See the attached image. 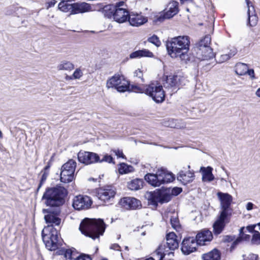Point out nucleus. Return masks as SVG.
I'll use <instances>...</instances> for the list:
<instances>
[{
    "instance_id": "nucleus-1",
    "label": "nucleus",
    "mask_w": 260,
    "mask_h": 260,
    "mask_svg": "<svg viewBox=\"0 0 260 260\" xmlns=\"http://www.w3.org/2000/svg\"><path fill=\"white\" fill-rule=\"evenodd\" d=\"M68 190L61 185L48 187L44 192L42 200L46 206L56 207L54 210H43L46 223L50 224L42 231V239L46 247L51 251L55 250L59 246L57 231L53 227L59 225L61 219L58 216L61 212L60 207L65 203Z\"/></svg>"
},
{
    "instance_id": "nucleus-2",
    "label": "nucleus",
    "mask_w": 260,
    "mask_h": 260,
    "mask_svg": "<svg viewBox=\"0 0 260 260\" xmlns=\"http://www.w3.org/2000/svg\"><path fill=\"white\" fill-rule=\"evenodd\" d=\"M189 46L190 39L186 36L174 37L166 42L169 55L173 58L179 57L182 60L188 58Z\"/></svg>"
},
{
    "instance_id": "nucleus-3",
    "label": "nucleus",
    "mask_w": 260,
    "mask_h": 260,
    "mask_svg": "<svg viewBox=\"0 0 260 260\" xmlns=\"http://www.w3.org/2000/svg\"><path fill=\"white\" fill-rule=\"evenodd\" d=\"M105 228V224L101 219L85 218L81 222L79 230L85 236L94 240L103 234Z\"/></svg>"
},
{
    "instance_id": "nucleus-4",
    "label": "nucleus",
    "mask_w": 260,
    "mask_h": 260,
    "mask_svg": "<svg viewBox=\"0 0 260 260\" xmlns=\"http://www.w3.org/2000/svg\"><path fill=\"white\" fill-rule=\"evenodd\" d=\"M145 180L150 185L158 187L162 184L172 182L175 178L173 174L162 168L158 169L155 174L148 173L144 177Z\"/></svg>"
},
{
    "instance_id": "nucleus-5",
    "label": "nucleus",
    "mask_w": 260,
    "mask_h": 260,
    "mask_svg": "<svg viewBox=\"0 0 260 260\" xmlns=\"http://www.w3.org/2000/svg\"><path fill=\"white\" fill-rule=\"evenodd\" d=\"M145 94L152 98L157 103H161L165 100V94L162 86L157 83L146 85Z\"/></svg>"
},
{
    "instance_id": "nucleus-6",
    "label": "nucleus",
    "mask_w": 260,
    "mask_h": 260,
    "mask_svg": "<svg viewBox=\"0 0 260 260\" xmlns=\"http://www.w3.org/2000/svg\"><path fill=\"white\" fill-rule=\"evenodd\" d=\"M58 255H63L64 257L70 260H85L86 258L92 260L93 257L90 254L81 253L79 254L76 250L74 248L69 249H61L56 252Z\"/></svg>"
},
{
    "instance_id": "nucleus-7",
    "label": "nucleus",
    "mask_w": 260,
    "mask_h": 260,
    "mask_svg": "<svg viewBox=\"0 0 260 260\" xmlns=\"http://www.w3.org/2000/svg\"><path fill=\"white\" fill-rule=\"evenodd\" d=\"M91 204L92 201L89 197L79 195L74 198L72 205L76 210H80L88 209Z\"/></svg>"
},
{
    "instance_id": "nucleus-8",
    "label": "nucleus",
    "mask_w": 260,
    "mask_h": 260,
    "mask_svg": "<svg viewBox=\"0 0 260 260\" xmlns=\"http://www.w3.org/2000/svg\"><path fill=\"white\" fill-rule=\"evenodd\" d=\"M198 245L193 237L184 238L182 242L181 251L184 254L188 255L197 250Z\"/></svg>"
},
{
    "instance_id": "nucleus-9",
    "label": "nucleus",
    "mask_w": 260,
    "mask_h": 260,
    "mask_svg": "<svg viewBox=\"0 0 260 260\" xmlns=\"http://www.w3.org/2000/svg\"><path fill=\"white\" fill-rule=\"evenodd\" d=\"M79 161L85 165L98 162L99 156L98 154L93 152L87 151H80L78 154Z\"/></svg>"
},
{
    "instance_id": "nucleus-10",
    "label": "nucleus",
    "mask_w": 260,
    "mask_h": 260,
    "mask_svg": "<svg viewBox=\"0 0 260 260\" xmlns=\"http://www.w3.org/2000/svg\"><path fill=\"white\" fill-rule=\"evenodd\" d=\"M115 193L116 191L113 187L107 186L99 189L97 196L100 200L106 202L113 199Z\"/></svg>"
},
{
    "instance_id": "nucleus-11",
    "label": "nucleus",
    "mask_w": 260,
    "mask_h": 260,
    "mask_svg": "<svg viewBox=\"0 0 260 260\" xmlns=\"http://www.w3.org/2000/svg\"><path fill=\"white\" fill-rule=\"evenodd\" d=\"M152 256L145 260H155V258L158 260H162L166 255L173 256L174 252L169 251L167 249L165 244H160L157 249L151 253Z\"/></svg>"
},
{
    "instance_id": "nucleus-12",
    "label": "nucleus",
    "mask_w": 260,
    "mask_h": 260,
    "mask_svg": "<svg viewBox=\"0 0 260 260\" xmlns=\"http://www.w3.org/2000/svg\"><path fill=\"white\" fill-rule=\"evenodd\" d=\"M217 196L220 201L222 211L220 213H223L228 215V210L230 208L233 201V197L228 193L218 192Z\"/></svg>"
},
{
    "instance_id": "nucleus-13",
    "label": "nucleus",
    "mask_w": 260,
    "mask_h": 260,
    "mask_svg": "<svg viewBox=\"0 0 260 260\" xmlns=\"http://www.w3.org/2000/svg\"><path fill=\"white\" fill-rule=\"evenodd\" d=\"M179 12V3L175 1H171L168 5L167 11L164 14L163 17L159 16L157 20L161 22L164 19H170Z\"/></svg>"
},
{
    "instance_id": "nucleus-14",
    "label": "nucleus",
    "mask_w": 260,
    "mask_h": 260,
    "mask_svg": "<svg viewBox=\"0 0 260 260\" xmlns=\"http://www.w3.org/2000/svg\"><path fill=\"white\" fill-rule=\"evenodd\" d=\"M197 57L200 60H209L214 57V54L212 49L210 47H207L204 45H200V48L195 50Z\"/></svg>"
},
{
    "instance_id": "nucleus-15",
    "label": "nucleus",
    "mask_w": 260,
    "mask_h": 260,
    "mask_svg": "<svg viewBox=\"0 0 260 260\" xmlns=\"http://www.w3.org/2000/svg\"><path fill=\"white\" fill-rule=\"evenodd\" d=\"M228 222V215H224L223 213H220L217 219L213 225L214 234L218 235L221 233L226 223Z\"/></svg>"
},
{
    "instance_id": "nucleus-16",
    "label": "nucleus",
    "mask_w": 260,
    "mask_h": 260,
    "mask_svg": "<svg viewBox=\"0 0 260 260\" xmlns=\"http://www.w3.org/2000/svg\"><path fill=\"white\" fill-rule=\"evenodd\" d=\"M120 205L126 209H136L141 205V202L134 198L125 197L120 201Z\"/></svg>"
},
{
    "instance_id": "nucleus-17",
    "label": "nucleus",
    "mask_w": 260,
    "mask_h": 260,
    "mask_svg": "<svg viewBox=\"0 0 260 260\" xmlns=\"http://www.w3.org/2000/svg\"><path fill=\"white\" fill-rule=\"evenodd\" d=\"M199 245H203L206 242L211 241L213 239L212 232L209 230L204 229L201 231L195 238Z\"/></svg>"
},
{
    "instance_id": "nucleus-18",
    "label": "nucleus",
    "mask_w": 260,
    "mask_h": 260,
    "mask_svg": "<svg viewBox=\"0 0 260 260\" xmlns=\"http://www.w3.org/2000/svg\"><path fill=\"white\" fill-rule=\"evenodd\" d=\"M114 11V20L115 21L122 23L127 20L129 13L127 8H117Z\"/></svg>"
},
{
    "instance_id": "nucleus-19",
    "label": "nucleus",
    "mask_w": 260,
    "mask_h": 260,
    "mask_svg": "<svg viewBox=\"0 0 260 260\" xmlns=\"http://www.w3.org/2000/svg\"><path fill=\"white\" fill-rule=\"evenodd\" d=\"M91 6L85 2H78L73 3V9L71 14L84 13L91 11Z\"/></svg>"
},
{
    "instance_id": "nucleus-20",
    "label": "nucleus",
    "mask_w": 260,
    "mask_h": 260,
    "mask_svg": "<svg viewBox=\"0 0 260 260\" xmlns=\"http://www.w3.org/2000/svg\"><path fill=\"white\" fill-rule=\"evenodd\" d=\"M166 241V246L167 249L169 250V251H170V250H174L179 246L177 236L173 232L169 233L167 235Z\"/></svg>"
},
{
    "instance_id": "nucleus-21",
    "label": "nucleus",
    "mask_w": 260,
    "mask_h": 260,
    "mask_svg": "<svg viewBox=\"0 0 260 260\" xmlns=\"http://www.w3.org/2000/svg\"><path fill=\"white\" fill-rule=\"evenodd\" d=\"M130 24L133 26H139L147 22L146 18L138 14H130L128 17Z\"/></svg>"
},
{
    "instance_id": "nucleus-22",
    "label": "nucleus",
    "mask_w": 260,
    "mask_h": 260,
    "mask_svg": "<svg viewBox=\"0 0 260 260\" xmlns=\"http://www.w3.org/2000/svg\"><path fill=\"white\" fill-rule=\"evenodd\" d=\"M246 2L248 7L247 14L249 25L251 26H255L258 21V17L255 14L254 7L252 5L250 6L251 2L249 0H246Z\"/></svg>"
},
{
    "instance_id": "nucleus-23",
    "label": "nucleus",
    "mask_w": 260,
    "mask_h": 260,
    "mask_svg": "<svg viewBox=\"0 0 260 260\" xmlns=\"http://www.w3.org/2000/svg\"><path fill=\"white\" fill-rule=\"evenodd\" d=\"M194 173L193 171L188 170L185 172L184 171H180L177 175V179L183 184H186L191 182L194 178Z\"/></svg>"
},
{
    "instance_id": "nucleus-24",
    "label": "nucleus",
    "mask_w": 260,
    "mask_h": 260,
    "mask_svg": "<svg viewBox=\"0 0 260 260\" xmlns=\"http://www.w3.org/2000/svg\"><path fill=\"white\" fill-rule=\"evenodd\" d=\"M213 169L211 167L207 168L202 167L200 169V172L202 174V181L204 182H211L214 179V176L213 175Z\"/></svg>"
},
{
    "instance_id": "nucleus-25",
    "label": "nucleus",
    "mask_w": 260,
    "mask_h": 260,
    "mask_svg": "<svg viewBox=\"0 0 260 260\" xmlns=\"http://www.w3.org/2000/svg\"><path fill=\"white\" fill-rule=\"evenodd\" d=\"M74 172L75 171L61 169L60 173L61 182L68 183L72 181L74 179Z\"/></svg>"
},
{
    "instance_id": "nucleus-26",
    "label": "nucleus",
    "mask_w": 260,
    "mask_h": 260,
    "mask_svg": "<svg viewBox=\"0 0 260 260\" xmlns=\"http://www.w3.org/2000/svg\"><path fill=\"white\" fill-rule=\"evenodd\" d=\"M124 77L119 75H115L107 80L106 86L108 88H113L117 89L118 85L123 79Z\"/></svg>"
},
{
    "instance_id": "nucleus-27",
    "label": "nucleus",
    "mask_w": 260,
    "mask_h": 260,
    "mask_svg": "<svg viewBox=\"0 0 260 260\" xmlns=\"http://www.w3.org/2000/svg\"><path fill=\"white\" fill-rule=\"evenodd\" d=\"M202 258L203 260H219L220 253L217 249H214L211 251L203 254Z\"/></svg>"
},
{
    "instance_id": "nucleus-28",
    "label": "nucleus",
    "mask_w": 260,
    "mask_h": 260,
    "mask_svg": "<svg viewBox=\"0 0 260 260\" xmlns=\"http://www.w3.org/2000/svg\"><path fill=\"white\" fill-rule=\"evenodd\" d=\"M148 203L154 206H157L158 203H159V190L157 191L150 192L148 193Z\"/></svg>"
},
{
    "instance_id": "nucleus-29",
    "label": "nucleus",
    "mask_w": 260,
    "mask_h": 260,
    "mask_svg": "<svg viewBox=\"0 0 260 260\" xmlns=\"http://www.w3.org/2000/svg\"><path fill=\"white\" fill-rule=\"evenodd\" d=\"M143 184L142 179L136 178L127 183V187L132 190H138L142 188Z\"/></svg>"
},
{
    "instance_id": "nucleus-30",
    "label": "nucleus",
    "mask_w": 260,
    "mask_h": 260,
    "mask_svg": "<svg viewBox=\"0 0 260 260\" xmlns=\"http://www.w3.org/2000/svg\"><path fill=\"white\" fill-rule=\"evenodd\" d=\"M248 68V67L247 64L238 62L235 66V72L238 75H244L246 74Z\"/></svg>"
},
{
    "instance_id": "nucleus-31",
    "label": "nucleus",
    "mask_w": 260,
    "mask_h": 260,
    "mask_svg": "<svg viewBox=\"0 0 260 260\" xmlns=\"http://www.w3.org/2000/svg\"><path fill=\"white\" fill-rule=\"evenodd\" d=\"M57 69L59 71L66 70L70 71L74 69V65L70 61H63L57 66Z\"/></svg>"
},
{
    "instance_id": "nucleus-32",
    "label": "nucleus",
    "mask_w": 260,
    "mask_h": 260,
    "mask_svg": "<svg viewBox=\"0 0 260 260\" xmlns=\"http://www.w3.org/2000/svg\"><path fill=\"white\" fill-rule=\"evenodd\" d=\"M178 79L177 75L168 76L166 79V83L164 86L166 88H172L177 87V82Z\"/></svg>"
},
{
    "instance_id": "nucleus-33",
    "label": "nucleus",
    "mask_w": 260,
    "mask_h": 260,
    "mask_svg": "<svg viewBox=\"0 0 260 260\" xmlns=\"http://www.w3.org/2000/svg\"><path fill=\"white\" fill-rule=\"evenodd\" d=\"M69 2H60L58 6V9L64 12H70L71 14L73 9V4H69Z\"/></svg>"
},
{
    "instance_id": "nucleus-34",
    "label": "nucleus",
    "mask_w": 260,
    "mask_h": 260,
    "mask_svg": "<svg viewBox=\"0 0 260 260\" xmlns=\"http://www.w3.org/2000/svg\"><path fill=\"white\" fill-rule=\"evenodd\" d=\"M115 10L113 5H106L103 8V12L105 17L109 18H113L114 19V13Z\"/></svg>"
},
{
    "instance_id": "nucleus-35",
    "label": "nucleus",
    "mask_w": 260,
    "mask_h": 260,
    "mask_svg": "<svg viewBox=\"0 0 260 260\" xmlns=\"http://www.w3.org/2000/svg\"><path fill=\"white\" fill-rule=\"evenodd\" d=\"M129 88L130 86L128 81L123 78L120 83H119V85H118L116 89L119 92H123L129 90Z\"/></svg>"
},
{
    "instance_id": "nucleus-36",
    "label": "nucleus",
    "mask_w": 260,
    "mask_h": 260,
    "mask_svg": "<svg viewBox=\"0 0 260 260\" xmlns=\"http://www.w3.org/2000/svg\"><path fill=\"white\" fill-rule=\"evenodd\" d=\"M159 203L164 204L169 202L172 198L170 193L164 190H159Z\"/></svg>"
},
{
    "instance_id": "nucleus-37",
    "label": "nucleus",
    "mask_w": 260,
    "mask_h": 260,
    "mask_svg": "<svg viewBox=\"0 0 260 260\" xmlns=\"http://www.w3.org/2000/svg\"><path fill=\"white\" fill-rule=\"evenodd\" d=\"M211 38L210 35H206L203 39H201L200 41L196 44V46L194 48L195 50L200 48V45H202L206 47L210 46V44L211 43Z\"/></svg>"
},
{
    "instance_id": "nucleus-38",
    "label": "nucleus",
    "mask_w": 260,
    "mask_h": 260,
    "mask_svg": "<svg viewBox=\"0 0 260 260\" xmlns=\"http://www.w3.org/2000/svg\"><path fill=\"white\" fill-rule=\"evenodd\" d=\"M76 167V162L73 159H70L65 163L61 167V169L67 170L69 171H75Z\"/></svg>"
},
{
    "instance_id": "nucleus-39",
    "label": "nucleus",
    "mask_w": 260,
    "mask_h": 260,
    "mask_svg": "<svg viewBox=\"0 0 260 260\" xmlns=\"http://www.w3.org/2000/svg\"><path fill=\"white\" fill-rule=\"evenodd\" d=\"M134 171V168L132 166L128 165L125 163L120 164L119 168V172L121 174H126L132 172Z\"/></svg>"
},
{
    "instance_id": "nucleus-40",
    "label": "nucleus",
    "mask_w": 260,
    "mask_h": 260,
    "mask_svg": "<svg viewBox=\"0 0 260 260\" xmlns=\"http://www.w3.org/2000/svg\"><path fill=\"white\" fill-rule=\"evenodd\" d=\"M250 238V236L247 234H243V235H242L241 236H239L233 242L231 246V249H234L243 240L245 241L249 240Z\"/></svg>"
},
{
    "instance_id": "nucleus-41",
    "label": "nucleus",
    "mask_w": 260,
    "mask_h": 260,
    "mask_svg": "<svg viewBox=\"0 0 260 260\" xmlns=\"http://www.w3.org/2000/svg\"><path fill=\"white\" fill-rule=\"evenodd\" d=\"M131 89L129 90L132 91L138 92V93H145L146 90V85H132L131 86Z\"/></svg>"
},
{
    "instance_id": "nucleus-42",
    "label": "nucleus",
    "mask_w": 260,
    "mask_h": 260,
    "mask_svg": "<svg viewBox=\"0 0 260 260\" xmlns=\"http://www.w3.org/2000/svg\"><path fill=\"white\" fill-rule=\"evenodd\" d=\"M251 244L252 245H260V233L258 231H254L251 239Z\"/></svg>"
},
{
    "instance_id": "nucleus-43",
    "label": "nucleus",
    "mask_w": 260,
    "mask_h": 260,
    "mask_svg": "<svg viewBox=\"0 0 260 260\" xmlns=\"http://www.w3.org/2000/svg\"><path fill=\"white\" fill-rule=\"evenodd\" d=\"M147 41L154 44L156 47H159L161 45V42L159 40V38L155 35H153L152 36L148 38Z\"/></svg>"
},
{
    "instance_id": "nucleus-44",
    "label": "nucleus",
    "mask_w": 260,
    "mask_h": 260,
    "mask_svg": "<svg viewBox=\"0 0 260 260\" xmlns=\"http://www.w3.org/2000/svg\"><path fill=\"white\" fill-rule=\"evenodd\" d=\"M83 75L82 70L80 68H77L75 70L72 76H70V79H79Z\"/></svg>"
},
{
    "instance_id": "nucleus-45",
    "label": "nucleus",
    "mask_w": 260,
    "mask_h": 260,
    "mask_svg": "<svg viewBox=\"0 0 260 260\" xmlns=\"http://www.w3.org/2000/svg\"><path fill=\"white\" fill-rule=\"evenodd\" d=\"M41 173L42 174V175L40 181V183L37 189V192L39 191V190L41 187L42 185L44 184V183L46 181L49 175V172H44L41 171Z\"/></svg>"
},
{
    "instance_id": "nucleus-46",
    "label": "nucleus",
    "mask_w": 260,
    "mask_h": 260,
    "mask_svg": "<svg viewBox=\"0 0 260 260\" xmlns=\"http://www.w3.org/2000/svg\"><path fill=\"white\" fill-rule=\"evenodd\" d=\"M140 50L141 57H152L153 56V53L147 49H143L142 50Z\"/></svg>"
},
{
    "instance_id": "nucleus-47",
    "label": "nucleus",
    "mask_w": 260,
    "mask_h": 260,
    "mask_svg": "<svg viewBox=\"0 0 260 260\" xmlns=\"http://www.w3.org/2000/svg\"><path fill=\"white\" fill-rule=\"evenodd\" d=\"M107 162L108 163H114L113 161V157L108 154H105L103 158L101 159L99 158V161H98V162Z\"/></svg>"
},
{
    "instance_id": "nucleus-48",
    "label": "nucleus",
    "mask_w": 260,
    "mask_h": 260,
    "mask_svg": "<svg viewBox=\"0 0 260 260\" xmlns=\"http://www.w3.org/2000/svg\"><path fill=\"white\" fill-rule=\"evenodd\" d=\"M177 78L178 79V80H177V87L182 86L183 85H185L186 84V82L187 81V80L186 79V78H184V77H182V76H181L179 75H177Z\"/></svg>"
},
{
    "instance_id": "nucleus-49",
    "label": "nucleus",
    "mask_w": 260,
    "mask_h": 260,
    "mask_svg": "<svg viewBox=\"0 0 260 260\" xmlns=\"http://www.w3.org/2000/svg\"><path fill=\"white\" fill-rule=\"evenodd\" d=\"M170 221L172 226L174 229L177 230V229L180 228L179 220L177 218L172 217L170 219Z\"/></svg>"
},
{
    "instance_id": "nucleus-50",
    "label": "nucleus",
    "mask_w": 260,
    "mask_h": 260,
    "mask_svg": "<svg viewBox=\"0 0 260 260\" xmlns=\"http://www.w3.org/2000/svg\"><path fill=\"white\" fill-rule=\"evenodd\" d=\"M129 57L131 58H140V50H137L135 52H132L129 55Z\"/></svg>"
},
{
    "instance_id": "nucleus-51",
    "label": "nucleus",
    "mask_w": 260,
    "mask_h": 260,
    "mask_svg": "<svg viewBox=\"0 0 260 260\" xmlns=\"http://www.w3.org/2000/svg\"><path fill=\"white\" fill-rule=\"evenodd\" d=\"M126 5L123 1L116 3L115 6H113L114 9L117 8H126Z\"/></svg>"
},
{
    "instance_id": "nucleus-52",
    "label": "nucleus",
    "mask_w": 260,
    "mask_h": 260,
    "mask_svg": "<svg viewBox=\"0 0 260 260\" xmlns=\"http://www.w3.org/2000/svg\"><path fill=\"white\" fill-rule=\"evenodd\" d=\"M182 191V188L180 187H174L172 189L171 193L174 196H177Z\"/></svg>"
},
{
    "instance_id": "nucleus-53",
    "label": "nucleus",
    "mask_w": 260,
    "mask_h": 260,
    "mask_svg": "<svg viewBox=\"0 0 260 260\" xmlns=\"http://www.w3.org/2000/svg\"><path fill=\"white\" fill-rule=\"evenodd\" d=\"M230 58V55L228 54H223L220 56L219 61L220 62H224Z\"/></svg>"
},
{
    "instance_id": "nucleus-54",
    "label": "nucleus",
    "mask_w": 260,
    "mask_h": 260,
    "mask_svg": "<svg viewBox=\"0 0 260 260\" xmlns=\"http://www.w3.org/2000/svg\"><path fill=\"white\" fill-rule=\"evenodd\" d=\"M134 76L136 77H138L139 78H141L142 82L144 81V80L142 78L143 73L140 70H136L134 72Z\"/></svg>"
},
{
    "instance_id": "nucleus-55",
    "label": "nucleus",
    "mask_w": 260,
    "mask_h": 260,
    "mask_svg": "<svg viewBox=\"0 0 260 260\" xmlns=\"http://www.w3.org/2000/svg\"><path fill=\"white\" fill-rule=\"evenodd\" d=\"M258 257V255L254 253H249L247 257L248 260H257Z\"/></svg>"
},
{
    "instance_id": "nucleus-56",
    "label": "nucleus",
    "mask_w": 260,
    "mask_h": 260,
    "mask_svg": "<svg viewBox=\"0 0 260 260\" xmlns=\"http://www.w3.org/2000/svg\"><path fill=\"white\" fill-rule=\"evenodd\" d=\"M246 74H248L252 79L255 78L254 72L253 69H247Z\"/></svg>"
},
{
    "instance_id": "nucleus-57",
    "label": "nucleus",
    "mask_w": 260,
    "mask_h": 260,
    "mask_svg": "<svg viewBox=\"0 0 260 260\" xmlns=\"http://www.w3.org/2000/svg\"><path fill=\"white\" fill-rule=\"evenodd\" d=\"M115 154L118 157H122L123 158L124 155L123 154V152L122 151L119 150H117L114 151Z\"/></svg>"
},
{
    "instance_id": "nucleus-58",
    "label": "nucleus",
    "mask_w": 260,
    "mask_h": 260,
    "mask_svg": "<svg viewBox=\"0 0 260 260\" xmlns=\"http://www.w3.org/2000/svg\"><path fill=\"white\" fill-rule=\"evenodd\" d=\"M255 227V225H250L246 227L247 230L248 232L250 233H253L254 234V232L255 231L254 230V228Z\"/></svg>"
},
{
    "instance_id": "nucleus-59",
    "label": "nucleus",
    "mask_w": 260,
    "mask_h": 260,
    "mask_svg": "<svg viewBox=\"0 0 260 260\" xmlns=\"http://www.w3.org/2000/svg\"><path fill=\"white\" fill-rule=\"evenodd\" d=\"M235 239V237H233V236H226L225 237H224V241L225 242H231L232 241H233Z\"/></svg>"
},
{
    "instance_id": "nucleus-60",
    "label": "nucleus",
    "mask_w": 260,
    "mask_h": 260,
    "mask_svg": "<svg viewBox=\"0 0 260 260\" xmlns=\"http://www.w3.org/2000/svg\"><path fill=\"white\" fill-rule=\"evenodd\" d=\"M110 248L116 250H120V247L118 244H112L110 246Z\"/></svg>"
},
{
    "instance_id": "nucleus-61",
    "label": "nucleus",
    "mask_w": 260,
    "mask_h": 260,
    "mask_svg": "<svg viewBox=\"0 0 260 260\" xmlns=\"http://www.w3.org/2000/svg\"><path fill=\"white\" fill-rule=\"evenodd\" d=\"M237 51L236 49L233 48L230 50V53L228 54L229 55H230V58L234 56L235 54H236Z\"/></svg>"
},
{
    "instance_id": "nucleus-62",
    "label": "nucleus",
    "mask_w": 260,
    "mask_h": 260,
    "mask_svg": "<svg viewBox=\"0 0 260 260\" xmlns=\"http://www.w3.org/2000/svg\"><path fill=\"white\" fill-rule=\"evenodd\" d=\"M253 204L251 202H248L246 208L248 211H250L253 209Z\"/></svg>"
},
{
    "instance_id": "nucleus-63",
    "label": "nucleus",
    "mask_w": 260,
    "mask_h": 260,
    "mask_svg": "<svg viewBox=\"0 0 260 260\" xmlns=\"http://www.w3.org/2000/svg\"><path fill=\"white\" fill-rule=\"evenodd\" d=\"M169 126H170L171 127H175V128H183L184 126H185V125H183L182 126H180V125H177V123H175V125H174L173 124H170L168 125Z\"/></svg>"
},
{
    "instance_id": "nucleus-64",
    "label": "nucleus",
    "mask_w": 260,
    "mask_h": 260,
    "mask_svg": "<svg viewBox=\"0 0 260 260\" xmlns=\"http://www.w3.org/2000/svg\"><path fill=\"white\" fill-rule=\"evenodd\" d=\"M56 2H57L55 0H51L48 3V7H53L55 5Z\"/></svg>"
}]
</instances>
